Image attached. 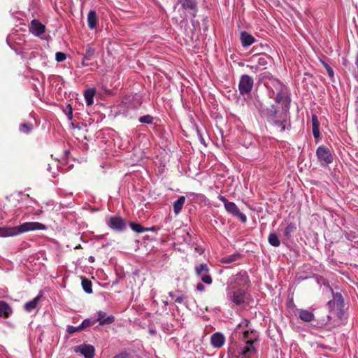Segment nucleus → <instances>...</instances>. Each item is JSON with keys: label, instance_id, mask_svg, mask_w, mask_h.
<instances>
[{"label": "nucleus", "instance_id": "5", "mask_svg": "<svg viewBox=\"0 0 358 358\" xmlns=\"http://www.w3.org/2000/svg\"><path fill=\"white\" fill-rule=\"evenodd\" d=\"M250 321L247 319H243L239 324L237 326V330L238 331L241 328H243L242 331V339L245 343L250 342L254 343L257 340L258 334L257 331L250 330L248 329Z\"/></svg>", "mask_w": 358, "mask_h": 358}, {"label": "nucleus", "instance_id": "35", "mask_svg": "<svg viewBox=\"0 0 358 358\" xmlns=\"http://www.w3.org/2000/svg\"><path fill=\"white\" fill-rule=\"evenodd\" d=\"M138 120L141 123L150 124L153 122V117L146 115L141 117Z\"/></svg>", "mask_w": 358, "mask_h": 358}, {"label": "nucleus", "instance_id": "20", "mask_svg": "<svg viewBox=\"0 0 358 358\" xmlns=\"http://www.w3.org/2000/svg\"><path fill=\"white\" fill-rule=\"evenodd\" d=\"M254 343L247 342L245 345L242 350V354L244 358H250V356L255 352V348L253 345Z\"/></svg>", "mask_w": 358, "mask_h": 358}, {"label": "nucleus", "instance_id": "36", "mask_svg": "<svg viewBox=\"0 0 358 358\" xmlns=\"http://www.w3.org/2000/svg\"><path fill=\"white\" fill-rule=\"evenodd\" d=\"M83 331L82 329L80 327V325L77 326V327H74V326H71V325H68L67 327H66V331L68 334H73L77 331Z\"/></svg>", "mask_w": 358, "mask_h": 358}, {"label": "nucleus", "instance_id": "16", "mask_svg": "<svg viewBox=\"0 0 358 358\" xmlns=\"http://www.w3.org/2000/svg\"><path fill=\"white\" fill-rule=\"evenodd\" d=\"M13 313V309L8 303L0 301V317L8 318Z\"/></svg>", "mask_w": 358, "mask_h": 358}, {"label": "nucleus", "instance_id": "51", "mask_svg": "<svg viewBox=\"0 0 358 358\" xmlns=\"http://www.w3.org/2000/svg\"><path fill=\"white\" fill-rule=\"evenodd\" d=\"M47 170H48V171H50V172L51 171V166H50V164H48V168H47Z\"/></svg>", "mask_w": 358, "mask_h": 358}, {"label": "nucleus", "instance_id": "39", "mask_svg": "<svg viewBox=\"0 0 358 358\" xmlns=\"http://www.w3.org/2000/svg\"><path fill=\"white\" fill-rule=\"evenodd\" d=\"M187 297L184 294H180L175 299V301L178 303H184L186 304L187 303Z\"/></svg>", "mask_w": 358, "mask_h": 358}, {"label": "nucleus", "instance_id": "3", "mask_svg": "<svg viewBox=\"0 0 358 358\" xmlns=\"http://www.w3.org/2000/svg\"><path fill=\"white\" fill-rule=\"evenodd\" d=\"M45 229V226L42 223L38 222H27L19 226L12 227H0V236H15L24 232L36 230H44Z\"/></svg>", "mask_w": 358, "mask_h": 358}, {"label": "nucleus", "instance_id": "27", "mask_svg": "<svg viewBox=\"0 0 358 358\" xmlns=\"http://www.w3.org/2000/svg\"><path fill=\"white\" fill-rule=\"evenodd\" d=\"M268 241L273 247H278L280 245L278 236L275 233H271L268 235Z\"/></svg>", "mask_w": 358, "mask_h": 358}, {"label": "nucleus", "instance_id": "26", "mask_svg": "<svg viewBox=\"0 0 358 358\" xmlns=\"http://www.w3.org/2000/svg\"><path fill=\"white\" fill-rule=\"evenodd\" d=\"M296 224L293 222H291L287 225L283 231V234L286 237L287 239L289 240L292 237V234L296 231Z\"/></svg>", "mask_w": 358, "mask_h": 358}, {"label": "nucleus", "instance_id": "21", "mask_svg": "<svg viewBox=\"0 0 358 358\" xmlns=\"http://www.w3.org/2000/svg\"><path fill=\"white\" fill-rule=\"evenodd\" d=\"M40 299H41V296L38 295V296H36L35 298H34L32 300L27 302L24 306V310L28 313H31L32 310H34L36 308Z\"/></svg>", "mask_w": 358, "mask_h": 358}, {"label": "nucleus", "instance_id": "17", "mask_svg": "<svg viewBox=\"0 0 358 358\" xmlns=\"http://www.w3.org/2000/svg\"><path fill=\"white\" fill-rule=\"evenodd\" d=\"M298 316L305 322H310L315 320L314 314L306 309H299L298 310Z\"/></svg>", "mask_w": 358, "mask_h": 358}, {"label": "nucleus", "instance_id": "13", "mask_svg": "<svg viewBox=\"0 0 358 358\" xmlns=\"http://www.w3.org/2000/svg\"><path fill=\"white\" fill-rule=\"evenodd\" d=\"M29 27L30 31L36 36H41L45 31V26L38 20H33Z\"/></svg>", "mask_w": 358, "mask_h": 358}, {"label": "nucleus", "instance_id": "30", "mask_svg": "<svg viewBox=\"0 0 358 358\" xmlns=\"http://www.w3.org/2000/svg\"><path fill=\"white\" fill-rule=\"evenodd\" d=\"M131 229L137 233H143L147 231L148 229H145V227H143L142 225H141L138 223L135 222H131L129 224Z\"/></svg>", "mask_w": 358, "mask_h": 358}, {"label": "nucleus", "instance_id": "8", "mask_svg": "<svg viewBox=\"0 0 358 358\" xmlns=\"http://www.w3.org/2000/svg\"><path fill=\"white\" fill-rule=\"evenodd\" d=\"M108 227L116 231H124L126 229V222L123 218L118 216H113L109 218Z\"/></svg>", "mask_w": 358, "mask_h": 358}, {"label": "nucleus", "instance_id": "46", "mask_svg": "<svg viewBox=\"0 0 358 358\" xmlns=\"http://www.w3.org/2000/svg\"><path fill=\"white\" fill-rule=\"evenodd\" d=\"M197 133H198V135L199 136V139H200V141L202 144H204L205 145V141H204V139L202 136V135L200 134V132L199 131H197Z\"/></svg>", "mask_w": 358, "mask_h": 358}, {"label": "nucleus", "instance_id": "50", "mask_svg": "<svg viewBox=\"0 0 358 358\" xmlns=\"http://www.w3.org/2000/svg\"><path fill=\"white\" fill-rule=\"evenodd\" d=\"M357 243H358V242H355V243L353 245H352V247L355 248H358Z\"/></svg>", "mask_w": 358, "mask_h": 358}, {"label": "nucleus", "instance_id": "15", "mask_svg": "<svg viewBox=\"0 0 358 358\" xmlns=\"http://www.w3.org/2000/svg\"><path fill=\"white\" fill-rule=\"evenodd\" d=\"M240 38L241 44L244 48L251 45L255 41V38L247 31H242Z\"/></svg>", "mask_w": 358, "mask_h": 358}, {"label": "nucleus", "instance_id": "2", "mask_svg": "<svg viewBox=\"0 0 358 358\" xmlns=\"http://www.w3.org/2000/svg\"><path fill=\"white\" fill-rule=\"evenodd\" d=\"M226 299L231 306H240L245 303L250 286L249 276L245 271H241L231 276L227 280Z\"/></svg>", "mask_w": 358, "mask_h": 358}, {"label": "nucleus", "instance_id": "31", "mask_svg": "<svg viewBox=\"0 0 358 358\" xmlns=\"http://www.w3.org/2000/svg\"><path fill=\"white\" fill-rule=\"evenodd\" d=\"M19 129L22 133L29 134L33 129V124L31 123H22L20 125Z\"/></svg>", "mask_w": 358, "mask_h": 358}, {"label": "nucleus", "instance_id": "44", "mask_svg": "<svg viewBox=\"0 0 358 358\" xmlns=\"http://www.w3.org/2000/svg\"><path fill=\"white\" fill-rule=\"evenodd\" d=\"M196 289L198 291L202 292L205 289V287L202 283L199 282L196 285Z\"/></svg>", "mask_w": 358, "mask_h": 358}, {"label": "nucleus", "instance_id": "40", "mask_svg": "<svg viewBox=\"0 0 358 358\" xmlns=\"http://www.w3.org/2000/svg\"><path fill=\"white\" fill-rule=\"evenodd\" d=\"M64 113L66 115L69 120H71L73 118V110L72 107L70 104H68L66 109L64 110Z\"/></svg>", "mask_w": 358, "mask_h": 358}, {"label": "nucleus", "instance_id": "18", "mask_svg": "<svg viewBox=\"0 0 358 358\" xmlns=\"http://www.w3.org/2000/svg\"><path fill=\"white\" fill-rule=\"evenodd\" d=\"M196 0H183L182 2V7L184 9L192 11V15L193 17H195L196 16Z\"/></svg>", "mask_w": 358, "mask_h": 358}, {"label": "nucleus", "instance_id": "22", "mask_svg": "<svg viewBox=\"0 0 358 358\" xmlns=\"http://www.w3.org/2000/svg\"><path fill=\"white\" fill-rule=\"evenodd\" d=\"M185 202V197L180 196L176 201L173 202V211L176 215H178L181 211L182 206Z\"/></svg>", "mask_w": 358, "mask_h": 358}, {"label": "nucleus", "instance_id": "38", "mask_svg": "<svg viewBox=\"0 0 358 358\" xmlns=\"http://www.w3.org/2000/svg\"><path fill=\"white\" fill-rule=\"evenodd\" d=\"M66 58V55L65 53L62 52H57L55 54V59L58 62H62L64 61Z\"/></svg>", "mask_w": 358, "mask_h": 358}, {"label": "nucleus", "instance_id": "54", "mask_svg": "<svg viewBox=\"0 0 358 358\" xmlns=\"http://www.w3.org/2000/svg\"><path fill=\"white\" fill-rule=\"evenodd\" d=\"M345 63H346V61H343V65H345Z\"/></svg>", "mask_w": 358, "mask_h": 358}, {"label": "nucleus", "instance_id": "10", "mask_svg": "<svg viewBox=\"0 0 358 358\" xmlns=\"http://www.w3.org/2000/svg\"><path fill=\"white\" fill-rule=\"evenodd\" d=\"M95 49L92 47H88L85 52L83 54V57L81 60L80 64L78 66V68H83L92 64L90 61L94 57Z\"/></svg>", "mask_w": 358, "mask_h": 358}, {"label": "nucleus", "instance_id": "19", "mask_svg": "<svg viewBox=\"0 0 358 358\" xmlns=\"http://www.w3.org/2000/svg\"><path fill=\"white\" fill-rule=\"evenodd\" d=\"M97 17L94 10H90L87 15V25L90 29H94L96 27Z\"/></svg>", "mask_w": 358, "mask_h": 358}, {"label": "nucleus", "instance_id": "52", "mask_svg": "<svg viewBox=\"0 0 358 358\" xmlns=\"http://www.w3.org/2000/svg\"><path fill=\"white\" fill-rule=\"evenodd\" d=\"M163 303H164V305L165 306H166L168 305V302H167V301H163Z\"/></svg>", "mask_w": 358, "mask_h": 358}, {"label": "nucleus", "instance_id": "33", "mask_svg": "<svg viewBox=\"0 0 358 358\" xmlns=\"http://www.w3.org/2000/svg\"><path fill=\"white\" fill-rule=\"evenodd\" d=\"M96 323V321H92L90 318L85 319L81 324H80V327L82 329V330H85L89 327H91L94 325Z\"/></svg>", "mask_w": 358, "mask_h": 358}, {"label": "nucleus", "instance_id": "1", "mask_svg": "<svg viewBox=\"0 0 358 358\" xmlns=\"http://www.w3.org/2000/svg\"><path fill=\"white\" fill-rule=\"evenodd\" d=\"M271 84L272 85L273 93H276L275 101L278 103L286 102L287 103L281 111L278 110L275 106L272 105L270 108H262L260 110L262 117L266 118L267 121L279 129L280 131H285L290 127L289 120V98L288 97L287 88L279 80L271 78Z\"/></svg>", "mask_w": 358, "mask_h": 358}, {"label": "nucleus", "instance_id": "37", "mask_svg": "<svg viewBox=\"0 0 358 358\" xmlns=\"http://www.w3.org/2000/svg\"><path fill=\"white\" fill-rule=\"evenodd\" d=\"M312 129H320V122L316 115H313L311 117Z\"/></svg>", "mask_w": 358, "mask_h": 358}, {"label": "nucleus", "instance_id": "12", "mask_svg": "<svg viewBox=\"0 0 358 358\" xmlns=\"http://www.w3.org/2000/svg\"><path fill=\"white\" fill-rule=\"evenodd\" d=\"M96 315L97 318L95 321L98 322L101 326L111 324L115 322V317L112 315H108L104 311H97Z\"/></svg>", "mask_w": 358, "mask_h": 358}, {"label": "nucleus", "instance_id": "9", "mask_svg": "<svg viewBox=\"0 0 358 358\" xmlns=\"http://www.w3.org/2000/svg\"><path fill=\"white\" fill-rule=\"evenodd\" d=\"M224 208L229 214L238 217L243 223L247 221L246 215L240 211L235 203L231 201L227 203Z\"/></svg>", "mask_w": 358, "mask_h": 358}, {"label": "nucleus", "instance_id": "48", "mask_svg": "<svg viewBox=\"0 0 358 358\" xmlns=\"http://www.w3.org/2000/svg\"><path fill=\"white\" fill-rule=\"evenodd\" d=\"M169 296L171 298V299H174L175 296H174V292H169Z\"/></svg>", "mask_w": 358, "mask_h": 358}, {"label": "nucleus", "instance_id": "41", "mask_svg": "<svg viewBox=\"0 0 358 358\" xmlns=\"http://www.w3.org/2000/svg\"><path fill=\"white\" fill-rule=\"evenodd\" d=\"M345 237L347 240H348L350 241H352L354 239L356 238V235L355 234V233L348 232V233H345Z\"/></svg>", "mask_w": 358, "mask_h": 358}, {"label": "nucleus", "instance_id": "43", "mask_svg": "<svg viewBox=\"0 0 358 358\" xmlns=\"http://www.w3.org/2000/svg\"><path fill=\"white\" fill-rule=\"evenodd\" d=\"M218 199L220 201H221L223 203H224V206H225V203H229L230 201H229L225 196H222V195H219L218 196Z\"/></svg>", "mask_w": 358, "mask_h": 358}, {"label": "nucleus", "instance_id": "7", "mask_svg": "<svg viewBox=\"0 0 358 358\" xmlns=\"http://www.w3.org/2000/svg\"><path fill=\"white\" fill-rule=\"evenodd\" d=\"M209 267L206 264H201L195 267V273L201 281L206 284L210 285L212 283V278L209 275Z\"/></svg>", "mask_w": 358, "mask_h": 358}, {"label": "nucleus", "instance_id": "25", "mask_svg": "<svg viewBox=\"0 0 358 358\" xmlns=\"http://www.w3.org/2000/svg\"><path fill=\"white\" fill-rule=\"evenodd\" d=\"M94 94L95 91L94 89H88L85 91L84 96L87 106L93 104Z\"/></svg>", "mask_w": 358, "mask_h": 358}, {"label": "nucleus", "instance_id": "45", "mask_svg": "<svg viewBox=\"0 0 358 358\" xmlns=\"http://www.w3.org/2000/svg\"><path fill=\"white\" fill-rule=\"evenodd\" d=\"M113 358H126V355L124 353H120L114 356Z\"/></svg>", "mask_w": 358, "mask_h": 358}, {"label": "nucleus", "instance_id": "28", "mask_svg": "<svg viewBox=\"0 0 358 358\" xmlns=\"http://www.w3.org/2000/svg\"><path fill=\"white\" fill-rule=\"evenodd\" d=\"M82 287L83 290L87 293L91 294L92 293V282L90 280H87V278H83L82 279Z\"/></svg>", "mask_w": 358, "mask_h": 358}, {"label": "nucleus", "instance_id": "29", "mask_svg": "<svg viewBox=\"0 0 358 358\" xmlns=\"http://www.w3.org/2000/svg\"><path fill=\"white\" fill-rule=\"evenodd\" d=\"M320 62H321L322 66L325 68V69L327 72V74H328L329 77L330 78L331 80L334 81V71L333 69L325 61L322 60V59H320Z\"/></svg>", "mask_w": 358, "mask_h": 358}, {"label": "nucleus", "instance_id": "4", "mask_svg": "<svg viewBox=\"0 0 358 358\" xmlns=\"http://www.w3.org/2000/svg\"><path fill=\"white\" fill-rule=\"evenodd\" d=\"M317 159L322 166H328L334 161V157L330 150L325 145H320L316 150Z\"/></svg>", "mask_w": 358, "mask_h": 358}, {"label": "nucleus", "instance_id": "6", "mask_svg": "<svg viewBox=\"0 0 358 358\" xmlns=\"http://www.w3.org/2000/svg\"><path fill=\"white\" fill-rule=\"evenodd\" d=\"M254 80L249 75L244 74L240 78L238 83V91L241 95L249 94L253 87Z\"/></svg>", "mask_w": 358, "mask_h": 358}, {"label": "nucleus", "instance_id": "23", "mask_svg": "<svg viewBox=\"0 0 358 358\" xmlns=\"http://www.w3.org/2000/svg\"><path fill=\"white\" fill-rule=\"evenodd\" d=\"M241 257V255L236 252L232 255L224 257L222 259V262L224 264H231L239 260Z\"/></svg>", "mask_w": 358, "mask_h": 358}, {"label": "nucleus", "instance_id": "53", "mask_svg": "<svg viewBox=\"0 0 358 358\" xmlns=\"http://www.w3.org/2000/svg\"><path fill=\"white\" fill-rule=\"evenodd\" d=\"M176 292L178 294H182V291H180V290H178H178H176Z\"/></svg>", "mask_w": 358, "mask_h": 358}, {"label": "nucleus", "instance_id": "49", "mask_svg": "<svg viewBox=\"0 0 358 358\" xmlns=\"http://www.w3.org/2000/svg\"><path fill=\"white\" fill-rule=\"evenodd\" d=\"M89 261H90V262H94V257H92V256H91V257H89Z\"/></svg>", "mask_w": 358, "mask_h": 358}, {"label": "nucleus", "instance_id": "32", "mask_svg": "<svg viewBox=\"0 0 358 358\" xmlns=\"http://www.w3.org/2000/svg\"><path fill=\"white\" fill-rule=\"evenodd\" d=\"M187 198L192 200H200V201H204L206 199V196L203 194H198L194 192H189L187 194Z\"/></svg>", "mask_w": 358, "mask_h": 358}, {"label": "nucleus", "instance_id": "11", "mask_svg": "<svg viewBox=\"0 0 358 358\" xmlns=\"http://www.w3.org/2000/svg\"><path fill=\"white\" fill-rule=\"evenodd\" d=\"M76 352H80L85 358H94L95 349L89 344H82L77 347Z\"/></svg>", "mask_w": 358, "mask_h": 358}, {"label": "nucleus", "instance_id": "47", "mask_svg": "<svg viewBox=\"0 0 358 358\" xmlns=\"http://www.w3.org/2000/svg\"><path fill=\"white\" fill-rule=\"evenodd\" d=\"M145 229H148L147 231H155V229L154 227H150V228L145 227Z\"/></svg>", "mask_w": 358, "mask_h": 358}, {"label": "nucleus", "instance_id": "34", "mask_svg": "<svg viewBox=\"0 0 358 358\" xmlns=\"http://www.w3.org/2000/svg\"><path fill=\"white\" fill-rule=\"evenodd\" d=\"M269 58L265 55H259L257 57V64L259 66H266L268 64V59Z\"/></svg>", "mask_w": 358, "mask_h": 358}, {"label": "nucleus", "instance_id": "24", "mask_svg": "<svg viewBox=\"0 0 358 358\" xmlns=\"http://www.w3.org/2000/svg\"><path fill=\"white\" fill-rule=\"evenodd\" d=\"M343 299L342 294L339 292H336V293L333 294V300L329 301L327 303V304H328V306H329L331 307L332 305H334L335 303H336L338 305V306L340 307L343 305Z\"/></svg>", "mask_w": 358, "mask_h": 358}, {"label": "nucleus", "instance_id": "14", "mask_svg": "<svg viewBox=\"0 0 358 358\" xmlns=\"http://www.w3.org/2000/svg\"><path fill=\"white\" fill-rule=\"evenodd\" d=\"M225 341V338L222 334L220 332H216L213 334L210 338L211 345L214 348H221Z\"/></svg>", "mask_w": 358, "mask_h": 358}, {"label": "nucleus", "instance_id": "55", "mask_svg": "<svg viewBox=\"0 0 358 358\" xmlns=\"http://www.w3.org/2000/svg\"><path fill=\"white\" fill-rule=\"evenodd\" d=\"M357 245H358V243H357Z\"/></svg>", "mask_w": 358, "mask_h": 358}, {"label": "nucleus", "instance_id": "42", "mask_svg": "<svg viewBox=\"0 0 358 358\" xmlns=\"http://www.w3.org/2000/svg\"><path fill=\"white\" fill-rule=\"evenodd\" d=\"M313 134L315 138H318L320 136V129H313Z\"/></svg>", "mask_w": 358, "mask_h": 358}]
</instances>
